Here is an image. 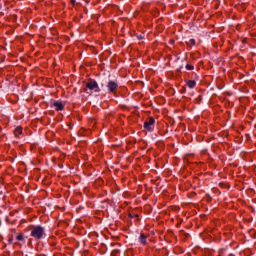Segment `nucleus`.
Returning <instances> with one entry per match:
<instances>
[{"label": "nucleus", "mask_w": 256, "mask_h": 256, "mask_svg": "<svg viewBox=\"0 0 256 256\" xmlns=\"http://www.w3.org/2000/svg\"><path fill=\"white\" fill-rule=\"evenodd\" d=\"M30 237H33L35 241H40V239L45 237V227L41 225L32 226Z\"/></svg>", "instance_id": "obj_1"}, {"label": "nucleus", "mask_w": 256, "mask_h": 256, "mask_svg": "<svg viewBox=\"0 0 256 256\" xmlns=\"http://www.w3.org/2000/svg\"><path fill=\"white\" fill-rule=\"evenodd\" d=\"M86 89H89V91H94V93H99V91H101V88H99V84L93 79L88 80V82L86 83Z\"/></svg>", "instance_id": "obj_2"}, {"label": "nucleus", "mask_w": 256, "mask_h": 256, "mask_svg": "<svg viewBox=\"0 0 256 256\" xmlns=\"http://www.w3.org/2000/svg\"><path fill=\"white\" fill-rule=\"evenodd\" d=\"M107 89L109 93H112V95H116L117 89H119V83H117V81L110 80L107 84Z\"/></svg>", "instance_id": "obj_3"}, {"label": "nucleus", "mask_w": 256, "mask_h": 256, "mask_svg": "<svg viewBox=\"0 0 256 256\" xmlns=\"http://www.w3.org/2000/svg\"><path fill=\"white\" fill-rule=\"evenodd\" d=\"M153 125H155V118L149 117L148 120L144 122V129H146V131H153Z\"/></svg>", "instance_id": "obj_4"}, {"label": "nucleus", "mask_w": 256, "mask_h": 256, "mask_svg": "<svg viewBox=\"0 0 256 256\" xmlns=\"http://www.w3.org/2000/svg\"><path fill=\"white\" fill-rule=\"evenodd\" d=\"M53 107H55L56 111H63V109H65V104H63V102L54 101Z\"/></svg>", "instance_id": "obj_5"}, {"label": "nucleus", "mask_w": 256, "mask_h": 256, "mask_svg": "<svg viewBox=\"0 0 256 256\" xmlns=\"http://www.w3.org/2000/svg\"><path fill=\"white\" fill-rule=\"evenodd\" d=\"M15 137H19V135H23V127L18 126L14 129Z\"/></svg>", "instance_id": "obj_6"}, {"label": "nucleus", "mask_w": 256, "mask_h": 256, "mask_svg": "<svg viewBox=\"0 0 256 256\" xmlns=\"http://www.w3.org/2000/svg\"><path fill=\"white\" fill-rule=\"evenodd\" d=\"M186 85L189 87V89H195V87H197V82H195V80H188Z\"/></svg>", "instance_id": "obj_7"}, {"label": "nucleus", "mask_w": 256, "mask_h": 256, "mask_svg": "<svg viewBox=\"0 0 256 256\" xmlns=\"http://www.w3.org/2000/svg\"><path fill=\"white\" fill-rule=\"evenodd\" d=\"M140 243L147 245V236H145V234H140Z\"/></svg>", "instance_id": "obj_8"}, {"label": "nucleus", "mask_w": 256, "mask_h": 256, "mask_svg": "<svg viewBox=\"0 0 256 256\" xmlns=\"http://www.w3.org/2000/svg\"><path fill=\"white\" fill-rule=\"evenodd\" d=\"M195 43V39H190L188 42H186L188 47H195Z\"/></svg>", "instance_id": "obj_9"}, {"label": "nucleus", "mask_w": 256, "mask_h": 256, "mask_svg": "<svg viewBox=\"0 0 256 256\" xmlns=\"http://www.w3.org/2000/svg\"><path fill=\"white\" fill-rule=\"evenodd\" d=\"M16 240H17V241H25V236H24L23 234H18V235L16 236Z\"/></svg>", "instance_id": "obj_10"}, {"label": "nucleus", "mask_w": 256, "mask_h": 256, "mask_svg": "<svg viewBox=\"0 0 256 256\" xmlns=\"http://www.w3.org/2000/svg\"><path fill=\"white\" fill-rule=\"evenodd\" d=\"M119 253H121V251H119V249H114L111 252V256H119Z\"/></svg>", "instance_id": "obj_11"}, {"label": "nucleus", "mask_w": 256, "mask_h": 256, "mask_svg": "<svg viewBox=\"0 0 256 256\" xmlns=\"http://www.w3.org/2000/svg\"><path fill=\"white\" fill-rule=\"evenodd\" d=\"M186 69L187 71H193V69H195V66H193L192 64H187Z\"/></svg>", "instance_id": "obj_12"}, {"label": "nucleus", "mask_w": 256, "mask_h": 256, "mask_svg": "<svg viewBox=\"0 0 256 256\" xmlns=\"http://www.w3.org/2000/svg\"><path fill=\"white\" fill-rule=\"evenodd\" d=\"M137 39H138L139 41H141V40L145 39V37H144L143 35H139V36H137Z\"/></svg>", "instance_id": "obj_13"}, {"label": "nucleus", "mask_w": 256, "mask_h": 256, "mask_svg": "<svg viewBox=\"0 0 256 256\" xmlns=\"http://www.w3.org/2000/svg\"><path fill=\"white\" fill-rule=\"evenodd\" d=\"M8 241L10 244L13 243V236H10Z\"/></svg>", "instance_id": "obj_14"}, {"label": "nucleus", "mask_w": 256, "mask_h": 256, "mask_svg": "<svg viewBox=\"0 0 256 256\" xmlns=\"http://www.w3.org/2000/svg\"><path fill=\"white\" fill-rule=\"evenodd\" d=\"M11 231H12L13 233H15V229H12Z\"/></svg>", "instance_id": "obj_15"}, {"label": "nucleus", "mask_w": 256, "mask_h": 256, "mask_svg": "<svg viewBox=\"0 0 256 256\" xmlns=\"http://www.w3.org/2000/svg\"><path fill=\"white\" fill-rule=\"evenodd\" d=\"M229 256H235L234 254H229Z\"/></svg>", "instance_id": "obj_16"}]
</instances>
